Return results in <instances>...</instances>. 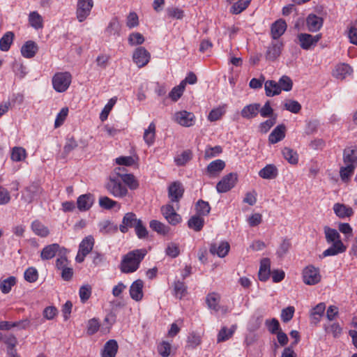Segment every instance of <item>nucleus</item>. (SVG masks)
I'll return each mask as SVG.
<instances>
[{
    "mask_svg": "<svg viewBox=\"0 0 357 357\" xmlns=\"http://www.w3.org/2000/svg\"><path fill=\"white\" fill-rule=\"evenodd\" d=\"M324 234L326 242L331 245L323 252L322 257L335 256L346 251L347 247L340 240V235L336 229L325 227Z\"/></svg>",
    "mask_w": 357,
    "mask_h": 357,
    "instance_id": "f257e3e1",
    "label": "nucleus"
},
{
    "mask_svg": "<svg viewBox=\"0 0 357 357\" xmlns=\"http://www.w3.org/2000/svg\"><path fill=\"white\" fill-rule=\"evenodd\" d=\"M105 188L110 195L116 198H123L128 194V188L123 183L119 172H117V168L109 176Z\"/></svg>",
    "mask_w": 357,
    "mask_h": 357,
    "instance_id": "f03ea898",
    "label": "nucleus"
},
{
    "mask_svg": "<svg viewBox=\"0 0 357 357\" xmlns=\"http://www.w3.org/2000/svg\"><path fill=\"white\" fill-rule=\"evenodd\" d=\"M146 255L145 249L135 250L126 255L121 261V268H138Z\"/></svg>",
    "mask_w": 357,
    "mask_h": 357,
    "instance_id": "7ed1b4c3",
    "label": "nucleus"
},
{
    "mask_svg": "<svg viewBox=\"0 0 357 357\" xmlns=\"http://www.w3.org/2000/svg\"><path fill=\"white\" fill-rule=\"evenodd\" d=\"M72 81V76L68 72L57 73L52 78L54 89L59 93L66 91Z\"/></svg>",
    "mask_w": 357,
    "mask_h": 357,
    "instance_id": "20e7f679",
    "label": "nucleus"
},
{
    "mask_svg": "<svg viewBox=\"0 0 357 357\" xmlns=\"http://www.w3.org/2000/svg\"><path fill=\"white\" fill-rule=\"evenodd\" d=\"M93 6V0L77 1L76 17L79 22H84L90 15Z\"/></svg>",
    "mask_w": 357,
    "mask_h": 357,
    "instance_id": "39448f33",
    "label": "nucleus"
},
{
    "mask_svg": "<svg viewBox=\"0 0 357 357\" xmlns=\"http://www.w3.org/2000/svg\"><path fill=\"white\" fill-rule=\"evenodd\" d=\"M184 187L180 181H174L167 188L168 197L172 203L178 205L184 194Z\"/></svg>",
    "mask_w": 357,
    "mask_h": 357,
    "instance_id": "423d86ee",
    "label": "nucleus"
},
{
    "mask_svg": "<svg viewBox=\"0 0 357 357\" xmlns=\"http://www.w3.org/2000/svg\"><path fill=\"white\" fill-rule=\"evenodd\" d=\"M174 120L183 127H191L196 122L195 114L186 110L176 112L174 115Z\"/></svg>",
    "mask_w": 357,
    "mask_h": 357,
    "instance_id": "0eeeda50",
    "label": "nucleus"
},
{
    "mask_svg": "<svg viewBox=\"0 0 357 357\" xmlns=\"http://www.w3.org/2000/svg\"><path fill=\"white\" fill-rule=\"evenodd\" d=\"M237 181L236 174L230 173L224 176L216 185L217 191L219 193L227 192L234 187Z\"/></svg>",
    "mask_w": 357,
    "mask_h": 357,
    "instance_id": "6e6552de",
    "label": "nucleus"
},
{
    "mask_svg": "<svg viewBox=\"0 0 357 357\" xmlns=\"http://www.w3.org/2000/svg\"><path fill=\"white\" fill-rule=\"evenodd\" d=\"M299 45L303 50H308L314 47L321 39V35L312 36L309 33H299L297 36Z\"/></svg>",
    "mask_w": 357,
    "mask_h": 357,
    "instance_id": "1a4fd4ad",
    "label": "nucleus"
},
{
    "mask_svg": "<svg viewBox=\"0 0 357 357\" xmlns=\"http://www.w3.org/2000/svg\"><path fill=\"white\" fill-rule=\"evenodd\" d=\"M150 53L143 47H137L132 55L133 61L139 68L145 66L150 60Z\"/></svg>",
    "mask_w": 357,
    "mask_h": 357,
    "instance_id": "9d476101",
    "label": "nucleus"
},
{
    "mask_svg": "<svg viewBox=\"0 0 357 357\" xmlns=\"http://www.w3.org/2000/svg\"><path fill=\"white\" fill-rule=\"evenodd\" d=\"M283 48V43L279 40L272 41L267 47L266 59L268 61H275L280 56Z\"/></svg>",
    "mask_w": 357,
    "mask_h": 357,
    "instance_id": "9b49d317",
    "label": "nucleus"
},
{
    "mask_svg": "<svg viewBox=\"0 0 357 357\" xmlns=\"http://www.w3.org/2000/svg\"><path fill=\"white\" fill-rule=\"evenodd\" d=\"M161 211L165 218L172 225H177L181 220L180 215L176 212L174 206L170 204L163 206Z\"/></svg>",
    "mask_w": 357,
    "mask_h": 357,
    "instance_id": "f8f14e48",
    "label": "nucleus"
},
{
    "mask_svg": "<svg viewBox=\"0 0 357 357\" xmlns=\"http://www.w3.org/2000/svg\"><path fill=\"white\" fill-rule=\"evenodd\" d=\"M105 36L109 40H116L121 34V24L117 17L112 18L105 30Z\"/></svg>",
    "mask_w": 357,
    "mask_h": 357,
    "instance_id": "ddd939ff",
    "label": "nucleus"
},
{
    "mask_svg": "<svg viewBox=\"0 0 357 357\" xmlns=\"http://www.w3.org/2000/svg\"><path fill=\"white\" fill-rule=\"evenodd\" d=\"M302 274L303 282L307 285H314L321 279L319 269H303Z\"/></svg>",
    "mask_w": 357,
    "mask_h": 357,
    "instance_id": "4468645a",
    "label": "nucleus"
},
{
    "mask_svg": "<svg viewBox=\"0 0 357 357\" xmlns=\"http://www.w3.org/2000/svg\"><path fill=\"white\" fill-rule=\"evenodd\" d=\"M230 245L227 241H220L211 243L209 252L212 255H217L219 257H225L229 252Z\"/></svg>",
    "mask_w": 357,
    "mask_h": 357,
    "instance_id": "2eb2a0df",
    "label": "nucleus"
},
{
    "mask_svg": "<svg viewBox=\"0 0 357 357\" xmlns=\"http://www.w3.org/2000/svg\"><path fill=\"white\" fill-rule=\"evenodd\" d=\"M94 201V196L91 193L81 195L77 199V207L80 211H87L92 207Z\"/></svg>",
    "mask_w": 357,
    "mask_h": 357,
    "instance_id": "dca6fc26",
    "label": "nucleus"
},
{
    "mask_svg": "<svg viewBox=\"0 0 357 357\" xmlns=\"http://www.w3.org/2000/svg\"><path fill=\"white\" fill-rule=\"evenodd\" d=\"M139 220V219H137L135 213H127L123 218L122 223L119 226V229L122 233H126L129 228H135Z\"/></svg>",
    "mask_w": 357,
    "mask_h": 357,
    "instance_id": "f3484780",
    "label": "nucleus"
},
{
    "mask_svg": "<svg viewBox=\"0 0 357 357\" xmlns=\"http://www.w3.org/2000/svg\"><path fill=\"white\" fill-rule=\"evenodd\" d=\"M144 282L141 280H135L130 287V296L135 301H140L144 296Z\"/></svg>",
    "mask_w": 357,
    "mask_h": 357,
    "instance_id": "a211bd4d",
    "label": "nucleus"
},
{
    "mask_svg": "<svg viewBox=\"0 0 357 357\" xmlns=\"http://www.w3.org/2000/svg\"><path fill=\"white\" fill-rule=\"evenodd\" d=\"M62 247L58 243H52L45 246L41 250L40 257L43 260H49L56 256Z\"/></svg>",
    "mask_w": 357,
    "mask_h": 357,
    "instance_id": "6ab92c4d",
    "label": "nucleus"
},
{
    "mask_svg": "<svg viewBox=\"0 0 357 357\" xmlns=\"http://www.w3.org/2000/svg\"><path fill=\"white\" fill-rule=\"evenodd\" d=\"M287 24L284 20H276L271 27V36L273 40L278 39L282 36L287 29Z\"/></svg>",
    "mask_w": 357,
    "mask_h": 357,
    "instance_id": "aec40b11",
    "label": "nucleus"
},
{
    "mask_svg": "<svg viewBox=\"0 0 357 357\" xmlns=\"http://www.w3.org/2000/svg\"><path fill=\"white\" fill-rule=\"evenodd\" d=\"M260 109L259 103H252L245 105L241 111V115L245 119H252L257 116Z\"/></svg>",
    "mask_w": 357,
    "mask_h": 357,
    "instance_id": "412c9836",
    "label": "nucleus"
},
{
    "mask_svg": "<svg viewBox=\"0 0 357 357\" xmlns=\"http://www.w3.org/2000/svg\"><path fill=\"white\" fill-rule=\"evenodd\" d=\"M38 50V45L33 40H28L22 46L21 54L24 58L31 59L36 54Z\"/></svg>",
    "mask_w": 357,
    "mask_h": 357,
    "instance_id": "4be33fe9",
    "label": "nucleus"
},
{
    "mask_svg": "<svg viewBox=\"0 0 357 357\" xmlns=\"http://www.w3.org/2000/svg\"><path fill=\"white\" fill-rule=\"evenodd\" d=\"M40 191V188L38 186L31 185L25 189L22 193V199L26 203H31L38 197Z\"/></svg>",
    "mask_w": 357,
    "mask_h": 357,
    "instance_id": "5701e85b",
    "label": "nucleus"
},
{
    "mask_svg": "<svg viewBox=\"0 0 357 357\" xmlns=\"http://www.w3.org/2000/svg\"><path fill=\"white\" fill-rule=\"evenodd\" d=\"M326 304L324 303H319L314 307L310 314L311 324H317L324 316Z\"/></svg>",
    "mask_w": 357,
    "mask_h": 357,
    "instance_id": "b1692460",
    "label": "nucleus"
},
{
    "mask_svg": "<svg viewBox=\"0 0 357 357\" xmlns=\"http://www.w3.org/2000/svg\"><path fill=\"white\" fill-rule=\"evenodd\" d=\"M306 24L310 31L315 32L322 26L323 20L314 14H310L306 19Z\"/></svg>",
    "mask_w": 357,
    "mask_h": 357,
    "instance_id": "393cba45",
    "label": "nucleus"
},
{
    "mask_svg": "<svg viewBox=\"0 0 357 357\" xmlns=\"http://www.w3.org/2000/svg\"><path fill=\"white\" fill-rule=\"evenodd\" d=\"M353 72L351 67L346 63L337 65L333 70V76L338 79H344Z\"/></svg>",
    "mask_w": 357,
    "mask_h": 357,
    "instance_id": "a878e982",
    "label": "nucleus"
},
{
    "mask_svg": "<svg viewBox=\"0 0 357 357\" xmlns=\"http://www.w3.org/2000/svg\"><path fill=\"white\" fill-rule=\"evenodd\" d=\"M118 344L114 340L107 341L101 352L102 357H115L118 351Z\"/></svg>",
    "mask_w": 357,
    "mask_h": 357,
    "instance_id": "bb28decb",
    "label": "nucleus"
},
{
    "mask_svg": "<svg viewBox=\"0 0 357 357\" xmlns=\"http://www.w3.org/2000/svg\"><path fill=\"white\" fill-rule=\"evenodd\" d=\"M285 137V126L282 124L276 126L268 136V141L275 144L283 139Z\"/></svg>",
    "mask_w": 357,
    "mask_h": 357,
    "instance_id": "cd10ccee",
    "label": "nucleus"
},
{
    "mask_svg": "<svg viewBox=\"0 0 357 357\" xmlns=\"http://www.w3.org/2000/svg\"><path fill=\"white\" fill-rule=\"evenodd\" d=\"M117 172H119L123 183L127 188L128 187L131 190H134L138 187V183L132 174L125 173L124 169H121L120 167L117 168Z\"/></svg>",
    "mask_w": 357,
    "mask_h": 357,
    "instance_id": "c85d7f7f",
    "label": "nucleus"
},
{
    "mask_svg": "<svg viewBox=\"0 0 357 357\" xmlns=\"http://www.w3.org/2000/svg\"><path fill=\"white\" fill-rule=\"evenodd\" d=\"M30 324V321L28 319H24L19 321H0V330L8 331L14 327H18L20 328H26Z\"/></svg>",
    "mask_w": 357,
    "mask_h": 357,
    "instance_id": "c756f323",
    "label": "nucleus"
},
{
    "mask_svg": "<svg viewBox=\"0 0 357 357\" xmlns=\"http://www.w3.org/2000/svg\"><path fill=\"white\" fill-rule=\"evenodd\" d=\"M278 170L274 165H267L259 172V176L264 179H273L277 177Z\"/></svg>",
    "mask_w": 357,
    "mask_h": 357,
    "instance_id": "7c9ffc66",
    "label": "nucleus"
},
{
    "mask_svg": "<svg viewBox=\"0 0 357 357\" xmlns=\"http://www.w3.org/2000/svg\"><path fill=\"white\" fill-rule=\"evenodd\" d=\"M343 160L344 164H351L356 166L357 164V147L344 149Z\"/></svg>",
    "mask_w": 357,
    "mask_h": 357,
    "instance_id": "2f4dec72",
    "label": "nucleus"
},
{
    "mask_svg": "<svg viewBox=\"0 0 357 357\" xmlns=\"http://www.w3.org/2000/svg\"><path fill=\"white\" fill-rule=\"evenodd\" d=\"M266 95L268 97L279 95L281 93L279 84L274 80H267L264 84Z\"/></svg>",
    "mask_w": 357,
    "mask_h": 357,
    "instance_id": "473e14b6",
    "label": "nucleus"
},
{
    "mask_svg": "<svg viewBox=\"0 0 357 357\" xmlns=\"http://www.w3.org/2000/svg\"><path fill=\"white\" fill-rule=\"evenodd\" d=\"M17 283V279L14 276H9L6 278H1L0 280V290L4 294H8L12 287H14Z\"/></svg>",
    "mask_w": 357,
    "mask_h": 357,
    "instance_id": "72a5a7b5",
    "label": "nucleus"
},
{
    "mask_svg": "<svg viewBox=\"0 0 357 357\" xmlns=\"http://www.w3.org/2000/svg\"><path fill=\"white\" fill-rule=\"evenodd\" d=\"M251 0H236L234 1L233 3H230L232 4L230 12L232 14L238 15L245 10L248 6L250 5Z\"/></svg>",
    "mask_w": 357,
    "mask_h": 357,
    "instance_id": "f704fd0d",
    "label": "nucleus"
},
{
    "mask_svg": "<svg viewBox=\"0 0 357 357\" xmlns=\"http://www.w3.org/2000/svg\"><path fill=\"white\" fill-rule=\"evenodd\" d=\"M204 225V219L198 215H192L188 221V226L189 228L195 231H199L202 229Z\"/></svg>",
    "mask_w": 357,
    "mask_h": 357,
    "instance_id": "c9c22d12",
    "label": "nucleus"
},
{
    "mask_svg": "<svg viewBox=\"0 0 357 357\" xmlns=\"http://www.w3.org/2000/svg\"><path fill=\"white\" fill-rule=\"evenodd\" d=\"M355 168V165L351 164H345V166L340 167V176L341 180L344 183L349 182L354 173Z\"/></svg>",
    "mask_w": 357,
    "mask_h": 357,
    "instance_id": "e433bc0d",
    "label": "nucleus"
},
{
    "mask_svg": "<svg viewBox=\"0 0 357 357\" xmlns=\"http://www.w3.org/2000/svg\"><path fill=\"white\" fill-rule=\"evenodd\" d=\"M31 227L33 233L40 237H46L49 234L48 228L38 220H34Z\"/></svg>",
    "mask_w": 357,
    "mask_h": 357,
    "instance_id": "4c0bfd02",
    "label": "nucleus"
},
{
    "mask_svg": "<svg viewBox=\"0 0 357 357\" xmlns=\"http://www.w3.org/2000/svg\"><path fill=\"white\" fill-rule=\"evenodd\" d=\"M69 252L68 250L62 247L59 253L56 255L57 259L56 261V268H68V261L67 259V254Z\"/></svg>",
    "mask_w": 357,
    "mask_h": 357,
    "instance_id": "58836bf2",
    "label": "nucleus"
},
{
    "mask_svg": "<svg viewBox=\"0 0 357 357\" xmlns=\"http://www.w3.org/2000/svg\"><path fill=\"white\" fill-rule=\"evenodd\" d=\"M14 38V33L11 31L6 32L0 38V50L3 52L9 50Z\"/></svg>",
    "mask_w": 357,
    "mask_h": 357,
    "instance_id": "ea45409f",
    "label": "nucleus"
},
{
    "mask_svg": "<svg viewBox=\"0 0 357 357\" xmlns=\"http://www.w3.org/2000/svg\"><path fill=\"white\" fill-rule=\"evenodd\" d=\"M29 22L30 25L35 29H39L43 26V20L41 15L36 11H33L29 13Z\"/></svg>",
    "mask_w": 357,
    "mask_h": 357,
    "instance_id": "a19ab883",
    "label": "nucleus"
},
{
    "mask_svg": "<svg viewBox=\"0 0 357 357\" xmlns=\"http://www.w3.org/2000/svg\"><path fill=\"white\" fill-rule=\"evenodd\" d=\"M333 210L337 216L342 218L349 217L353 214V211L351 208L347 207L345 205L338 203L334 204Z\"/></svg>",
    "mask_w": 357,
    "mask_h": 357,
    "instance_id": "79ce46f5",
    "label": "nucleus"
},
{
    "mask_svg": "<svg viewBox=\"0 0 357 357\" xmlns=\"http://www.w3.org/2000/svg\"><path fill=\"white\" fill-rule=\"evenodd\" d=\"M225 167V163L222 160H215L211 162L207 167V172L210 175H215L221 172Z\"/></svg>",
    "mask_w": 357,
    "mask_h": 357,
    "instance_id": "37998d69",
    "label": "nucleus"
},
{
    "mask_svg": "<svg viewBox=\"0 0 357 357\" xmlns=\"http://www.w3.org/2000/svg\"><path fill=\"white\" fill-rule=\"evenodd\" d=\"M197 215L200 216L207 215L211 211V206L208 202L199 199L195 204Z\"/></svg>",
    "mask_w": 357,
    "mask_h": 357,
    "instance_id": "c03bdc74",
    "label": "nucleus"
},
{
    "mask_svg": "<svg viewBox=\"0 0 357 357\" xmlns=\"http://www.w3.org/2000/svg\"><path fill=\"white\" fill-rule=\"evenodd\" d=\"M235 326H231L229 329L226 327H222L218 335V342H222L231 338L235 331Z\"/></svg>",
    "mask_w": 357,
    "mask_h": 357,
    "instance_id": "a18cd8bd",
    "label": "nucleus"
},
{
    "mask_svg": "<svg viewBox=\"0 0 357 357\" xmlns=\"http://www.w3.org/2000/svg\"><path fill=\"white\" fill-rule=\"evenodd\" d=\"M155 126L154 123H151L147 129L145 130L144 133V139L149 145L153 144L155 139Z\"/></svg>",
    "mask_w": 357,
    "mask_h": 357,
    "instance_id": "49530a36",
    "label": "nucleus"
},
{
    "mask_svg": "<svg viewBox=\"0 0 357 357\" xmlns=\"http://www.w3.org/2000/svg\"><path fill=\"white\" fill-rule=\"evenodd\" d=\"M284 158L291 164L295 165L298 162V155L293 149L285 147L282 150Z\"/></svg>",
    "mask_w": 357,
    "mask_h": 357,
    "instance_id": "de8ad7c7",
    "label": "nucleus"
},
{
    "mask_svg": "<svg viewBox=\"0 0 357 357\" xmlns=\"http://www.w3.org/2000/svg\"><path fill=\"white\" fill-rule=\"evenodd\" d=\"M26 150L22 147L15 146L12 149L11 160L15 162H20L26 158Z\"/></svg>",
    "mask_w": 357,
    "mask_h": 357,
    "instance_id": "09e8293b",
    "label": "nucleus"
},
{
    "mask_svg": "<svg viewBox=\"0 0 357 357\" xmlns=\"http://www.w3.org/2000/svg\"><path fill=\"white\" fill-rule=\"evenodd\" d=\"M192 158V152L190 150L183 151L174 158V162L178 166H183Z\"/></svg>",
    "mask_w": 357,
    "mask_h": 357,
    "instance_id": "8fccbe9b",
    "label": "nucleus"
},
{
    "mask_svg": "<svg viewBox=\"0 0 357 357\" xmlns=\"http://www.w3.org/2000/svg\"><path fill=\"white\" fill-rule=\"evenodd\" d=\"M220 301V296L215 293H211L206 297V303L209 308L215 311H218L220 307L218 303Z\"/></svg>",
    "mask_w": 357,
    "mask_h": 357,
    "instance_id": "3c124183",
    "label": "nucleus"
},
{
    "mask_svg": "<svg viewBox=\"0 0 357 357\" xmlns=\"http://www.w3.org/2000/svg\"><path fill=\"white\" fill-rule=\"evenodd\" d=\"M174 292L176 298L181 299L188 293L187 287L183 282L178 280L174 283Z\"/></svg>",
    "mask_w": 357,
    "mask_h": 357,
    "instance_id": "603ef678",
    "label": "nucleus"
},
{
    "mask_svg": "<svg viewBox=\"0 0 357 357\" xmlns=\"http://www.w3.org/2000/svg\"><path fill=\"white\" fill-rule=\"evenodd\" d=\"M149 226L151 229H153V231H155L160 234L165 235V234H167L169 231L168 227L165 226L162 222H160L158 220H151L150 222Z\"/></svg>",
    "mask_w": 357,
    "mask_h": 357,
    "instance_id": "864d4df0",
    "label": "nucleus"
},
{
    "mask_svg": "<svg viewBox=\"0 0 357 357\" xmlns=\"http://www.w3.org/2000/svg\"><path fill=\"white\" fill-rule=\"evenodd\" d=\"M284 109L294 114H298L301 109V104L294 100H287L284 103Z\"/></svg>",
    "mask_w": 357,
    "mask_h": 357,
    "instance_id": "5fc2aeb1",
    "label": "nucleus"
},
{
    "mask_svg": "<svg viewBox=\"0 0 357 357\" xmlns=\"http://www.w3.org/2000/svg\"><path fill=\"white\" fill-rule=\"evenodd\" d=\"M99 205L101 208L107 209V210L112 209V208H114L116 206L120 207V204L117 202H116L106 196L100 197Z\"/></svg>",
    "mask_w": 357,
    "mask_h": 357,
    "instance_id": "6e6d98bb",
    "label": "nucleus"
},
{
    "mask_svg": "<svg viewBox=\"0 0 357 357\" xmlns=\"http://www.w3.org/2000/svg\"><path fill=\"white\" fill-rule=\"evenodd\" d=\"M279 84V87L280 88L281 91H289L292 89L293 82L291 78L287 75L282 76L279 81L278 82Z\"/></svg>",
    "mask_w": 357,
    "mask_h": 357,
    "instance_id": "4d7b16f0",
    "label": "nucleus"
},
{
    "mask_svg": "<svg viewBox=\"0 0 357 357\" xmlns=\"http://www.w3.org/2000/svg\"><path fill=\"white\" fill-rule=\"evenodd\" d=\"M202 343V337L195 333H190L187 340V347L191 349H195Z\"/></svg>",
    "mask_w": 357,
    "mask_h": 357,
    "instance_id": "13d9d810",
    "label": "nucleus"
},
{
    "mask_svg": "<svg viewBox=\"0 0 357 357\" xmlns=\"http://www.w3.org/2000/svg\"><path fill=\"white\" fill-rule=\"evenodd\" d=\"M166 12L167 17L172 19L181 20L184 16L183 10L177 7H168Z\"/></svg>",
    "mask_w": 357,
    "mask_h": 357,
    "instance_id": "bf43d9fd",
    "label": "nucleus"
},
{
    "mask_svg": "<svg viewBox=\"0 0 357 357\" xmlns=\"http://www.w3.org/2000/svg\"><path fill=\"white\" fill-rule=\"evenodd\" d=\"M100 328V324L98 319L93 318L88 321L86 332L89 335H91L97 333Z\"/></svg>",
    "mask_w": 357,
    "mask_h": 357,
    "instance_id": "052dcab7",
    "label": "nucleus"
},
{
    "mask_svg": "<svg viewBox=\"0 0 357 357\" xmlns=\"http://www.w3.org/2000/svg\"><path fill=\"white\" fill-rule=\"evenodd\" d=\"M94 245V238L92 236H88L82 239L79 245V248L86 251L92 252Z\"/></svg>",
    "mask_w": 357,
    "mask_h": 357,
    "instance_id": "680f3d73",
    "label": "nucleus"
},
{
    "mask_svg": "<svg viewBox=\"0 0 357 357\" xmlns=\"http://www.w3.org/2000/svg\"><path fill=\"white\" fill-rule=\"evenodd\" d=\"M144 42V38L140 33H132L128 36V43L132 45H141Z\"/></svg>",
    "mask_w": 357,
    "mask_h": 357,
    "instance_id": "e2e57ef3",
    "label": "nucleus"
},
{
    "mask_svg": "<svg viewBox=\"0 0 357 357\" xmlns=\"http://www.w3.org/2000/svg\"><path fill=\"white\" fill-rule=\"evenodd\" d=\"M139 25V17L135 12H130L126 18V26L129 29H132Z\"/></svg>",
    "mask_w": 357,
    "mask_h": 357,
    "instance_id": "0e129e2a",
    "label": "nucleus"
},
{
    "mask_svg": "<svg viewBox=\"0 0 357 357\" xmlns=\"http://www.w3.org/2000/svg\"><path fill=\"white\" fill-rule=\"evenodd\" d=\"M225 112L224 107H217L212 109L208 116L210 121H215L219 120Z\"/></svg>",
    "mask_w": 357,
    "mask_h": 357,
    "instance_id": "69168bd1",
    "label": "nucleus"
},
{
    "mask_svg": "<svg viewBox=\"0 0 357 357\" xmlns=\"http://www.w3.org/2000/svg\"><path fill=\"white\" fill-rule=\"evenodd\" d=\"M79 295L82 303H84L91 295V287L88 284L82 286L79 291Z\"/></svg>",
    "mask_w": 357,
    "mask_h": 357,
    "instance_id": "338daca9",
    "label": "nucleus"
},
{
    "mask_svg": "<svg viewBox=\"0 0 357 357\" xmlns=\"http://www.w3.org/2000/svg\"><path fill=\"white\" fill-rule=\"evenodd\" d=\"M295 308L293 306H289L283 309L281 312V319L283 322L289 321L294 317Z\"/></svg>",
    "mask_w": 357,
    "mask_h": 357,
    "instance_id": "774afa93",
    "label": "nucleus"
}]
</instances>
